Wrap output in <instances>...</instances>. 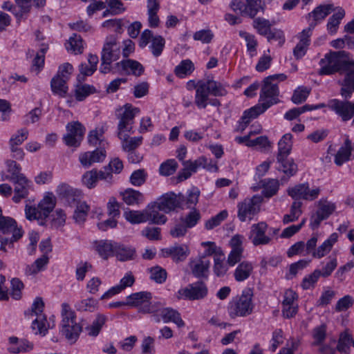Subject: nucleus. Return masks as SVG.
Segmentation results:
<instances>
[{
  "instance_id": "nucleus-41",
  "label": "nucleus",
  "mask_w": 354,
  "mask_h": 354,
  "mask_svg": "<svg viewBox=\"0 0 354 354\" xmlns=\"http://www.w3.org/2000/svg\"><path fill=\"white\" fill-rule=\"evenodd\" d=\"M82 328V326L79 324L74 322L69 324L68 326L62 327V333L68 341L71 343H74L79 337Z\"/></svg>"
},
{
  "instance_id": "nucleus-46",
  "label": "nucleus",
  "mask_w": 354,
  "mask_h": 354,
  "mask_svg": "<svg viewBox=\"0 0 354 354\" xmlns=\"http://www.w3.org/2000/svg\"><path fill=\"white\" fill-rule=\"evenodd\" d=\"M245 8L243 12L250 18H254L259 11L264 10L261 0H245Z\"/></svg>"
},
{
  "instance_id": "nucleus-22",
  "label": "nucleus",
  "mask_w": 354,
  "mask_h": 354,
  "mask_svg": "<svg viewBox=\"0 0 354 354\" xmlns=\"http://www.w3.org/2000/svg\"><path fill=\"white\" fill-rule=\"evenodd\" d=\"M262 188V194L266 198H271L276 195L279 189V182L277 179L267 178L261 180L258 186L254 187L253 190L257 191Z\"/></svg>"
},
{
  "instance_id": "nucleus-7",
  "label": "nucleus",
  "mask_w": 354,
  "mask_h": 354,
  "mask_svg": "<svg viewBox=\"0 0 354 354\" xmlns=\"http://www.w3.org/2000/svg\"><path fill=\"white\" fill-rule=\"evenodd\" d=\"M262 202L263 196L256 194L239 203L237 205L239 219L241 222H245L247 220L251 221L260 212Z\"/></svg>"
},
{
  "instance_id": "nucleus-18",
  "label": "nucleus",
  "mask_w": 354,
  "mask_h": 354,
  "mask_svg": "<svg viewBox=\"0 0 354 354\" xmlns=\"http://www.w3.org/2000/svg\"><path fill=\"white\" fill-rule=\"evenodd\" d=\"M189 266L192 274L196 278L207 279L210 267V261L205 256L191 260Z\"/></svg>"
},
{
  "instance_id": "nucleus-45",
  "label": "nucleus",
  "mask_w": 354,
  "mask_h": 354,
  "mask_svg": "<svg viewBox=\"0 0 354 354\" xmlns=\"http://www.w3.org/2000/svg\"><path fill=\"white\" fill-rule=\"evenodd\" d=\"M146 208L142 211L129 210L124 213L127 221L132 224H138L147 221Z\"/></svg>"
},
{
  "instance_id": "nucleus-35",
  "label": "nucleus",
  "mask_w": 354,
  "mask_h": 354,
  "mask_svg": "<svg viewBox=\"0 0 354 354\" xmlns=\"http://www.w3.org/2000/svg\"><path fill=\"white\" fill-rule=\"evenodd\" d=\"M159 8L160 3L158 0L147 1L148 22L151 28H156L159 26L160 19L157 15Z\"/></svg>"
},
{
  "instance_id": "nucleus-61",
  "label": "nucleus",
  "mask_w": 354,
  "mask_h": 354,
  "mask_svg": "<svg viewBox=\"0 0 354 354\" xmlns=\"http://www.w3.org/2000/svg\"><path fill=\"white\" fill-rule=\"evenodd\" d=\"M12 237L4 238L1 240L0 250L3 252H7V247L10 249L13 248V243L17 241L23 236L24 232L22 230H15L14 233H12Z\"/></svg>"
},
{
  "instance_id": "nucleus-34",
  "label": "nucleus",
  "mask_w": 354,
  "mask_h": 354,
  "mask_svg": "<svg viewBox=\"0 0 354 354\" xmlns=\"http://www.w3.org/2000/svg\"><path fill=\"white\" fill-rule=\"evenodd\" d=\"M6 164L7 166L8 174H2V180H9L11 182L19 178L20 176H25L24 174L21 173V168L15 161L8 160L6 161Z\"/></svg>"
},
{
  "instance_id": "nucleus-60",
  "label": "nucleus",
  "mask_w": 354,
  "mask_h": 354,
  "mask_svg": "<svg viewBox=\"0 0 354 354\" xmlns=\"http://www.w3.org/2000/svg\"><path fill=\"white\" fill-rule=\"evenodd\" d=\"M225 258L222 254H215L214 257V272L217 277L224 276L228 268L227 264L224 263Z\"/></svg>"
},
{
  "instance_id": "nucleus-64",
  "label": "nucleus",
  "mask_w": 354,
  "mask_h": 354,
  "mask_svg": "<svg viewBox=\"0 0 354 354\" xmlns=\"http://www.w3.org/2000/svg\"><path fill=\"white\" fill-rule=\"evenodd\" d=\"M178 168V163L174 159H170L162 163L159 168V172L162 176H168L175 173Z\"/></svg>"
},
{
  "instance_id": "nucleus-33",
  "label": "nucleus",
  "mask_w": 354,
  "mask_h": 354,
  "mask_svg": "<svg viewBox=\"0 0 354 354\" xmlns=\"http://www.w3.org/2000/svg\"><path fill=\"white\" fill-rule=\"evenodd\" d=\"M151 293L149 292H139L131 294L127 297V306L136 307L141 306L142 307L149 303L151 299Z\"/></svg>"
},
{
  "instance_id": "nucleus-63",
  "label": "nucleus",
  "mask_w": 354,
  "mask_h": 354,
  "mask_svg": "<svg viewBox=\"0 0 354 354\" xmlns=\"http://www.w3.org/2000/svg\"><path fill=\"white\" fill-rule=\"evenodd\" d=\"M165 41L162 36L157 35L153 37L151 40V44L149 46L152 54L155 57H158L159 55H160L165 47Z\"/></svg>"
},
{
  "instance_id": "nucleus-57",
  "label": "nucleus",
  "mask_w": 354,
  "mask_h": 354,
  "mask_svg": "<svg viewBox=\"0 0 354 354\" xmlns=\"http://www.w3.org/2000/svg\"><path fill=\"white\" fill-rule=\"evenodd\" d=\"M162 305L160 302L155 303H147L140 308V311L143 313H151L154 318L155 322H160V317H159L160 312L161 310Z\"/></svg>"
},
{
  "instance_id": "nucleus-8",
  "label": "nucleus",
  "mask_w": 354,
  "mask_h": 354,
  "mask_svg": "<svg viewBox=\"0 0 354 354\" xmlns=\"http://www.w3.org/2000/svg\"><path fill=\"white\" fill-rule=\"evenodd\" d=\"M207 292L208 288L205 283L199 281L179 289L176 294V297L178 300H201L207 295Z\"/></svg>"
},
{
  "instance_id": "nucleus-12",
  "label": "nucleus",
  "mask_w": 354,
  "mask_h": 354,
  "mask_svg": "<svg viewBox=\"0 0 354 354\" xmlns=\"http://www.w3.org/2000/svg\"><path fill=\"white\" fill-rule=\"evenodd\" d=\"M318 209L310 217V225L313 229L317 228L321 222L327 219L335 209V205L326 199L317 202Z\"/></svg>"
},
{
  "instance_id": "nucleus-17",
  "label": "nucleus",
  "mask_w": 354,
  "mask_h": 354,
  "mask_svg": "<svg viewBox=\"0 0 354 354\" xmlns=\"http://www.w3.org/2000/svg\"><path fill=\"white\" fill-rule=\"evenodd\" d=\"M270 107V104L262 102L244 111L241 118L236 131L242 132L250 122L251 120L257 118Z\"/></svg>"
},
{
  "instance_id": "nucleus-43",
  "label": "nucleus",
  "mask_w": 354,
  "mask_h": 354,
  "mask_svg": "<svg viewBox=\"0 0 354 354\" xmlns=\"http://www.w3.org/2000/svg\"><path fill=\"white\" fill-rule=\"evenodd\" d=\"M301 206L302 203L301 201H294L290 206V214L283 216V223L286 225L298 220L302 214Z\"/></svg>"
},
{
  "instance_id": "nucleus-11",
  "label": "nucleus",
  "mask_w": 354,
  "mask_h": 354,
  "mask_svg": "<svg viewBox=\"0 0 354 354\" xmlns=\"http://www.w3.org/2000/svg\"><path fill=\"white\" fill-rule=\"evenodd\" d=\"M158 207L165 213H169L176 207L184 209V196L170 192L162 195L155 202Z\"/></svg>"
},
{
  "instance_id": "nucleus-59",
  "label": "nucleus",
  "mask_w": 354,
  "mask_h": 354,
  "mask_svg": "<svg viewBox=\"0 0 354 354\" xmlns=\"http://www.w3.org/2000/svg\"><path fill=\"white\" fill-rule=\"evenodd\" d=\"M207 87L208 88L209 94L214 96H224L227 94V91L225 86L220 82L213 80L205 82Z\"/></svg>"
},
{
  "instance_id": "nucleus-47",
  "label": "nucleus",
  "mask_w": 354,
  "mask_h": 354,
  "mask_svg": "<svg viewBox=\"0 0 354 354\" xmlns=\"http://www.w3.org/2000/svg\"><path fill=\"white\" fill-rule=\"evenodd\" d=\"M76 208L73 214V219L77 224L83 223L87 217L89 211V206L84 201L78 202L75 204Z\"/></svg>"
},
{
  "instance_id": "nucleus-52",
  "label": "nucleus",
  "mask_w": 354,
  "mask_h": 354,
  "mask_svg": "<svg viewBox=\"0 0 354 354\" xmlns=\"http://www.w3.org/2000/svg\"><path fill=\"white\" fill-rule=\"evenodd\" d=\"M194 70L193 62L190 59L183 60L175 68V74L180 77L190 75Z\"/></svg>"
},
{
  "instance_id": "nucleus-2",
  "label": "nucleus",
  "mask_w": 354,
  "mask_h": 354,
  "mask_svg": "<svg viewBox=\"0 0 354 354\" xmlns=\"http://www.w3.org/2000/svg\"><path fill=\"white\" fill-rule=\"evenodd\" d=\"M252 298L253 292L250 288L244 290L240 296L234 297L227 307L230 317L234 319L251 315L254 308Z\"/></svg>"
},
{
  "instance_id": "nucleus-16",
  "label": "nucleus",
  "mask_w": 354,
  "mask_h": 354,
  "mask_svg": "<svg viewBox=\"0 0 354 354\" xmlns=\"http://www.w3.org/2000/svg\"><path fill=\"white\" fill-rule=\"evenodd\" d=\"M56 193L59 198L64 200L69 205H74L80 202L82 192L80 190L73 188L68 184L62 183L58 185Z\"/></svg>"
},
{
  "instance_id": "nucleus-25",
  "label": "nucleus",
  "mask_w": 354,
  "mask_h": 354,
  "mask_svg": "<svg viewBox=\"0 0 354 354\" xmlns=\"http://www.w3.org/2000/svg\"><path fill=\"white\" fill-rule=\"evenodd\" d=\"M146 211L147 214V221H149L151 223L162 225L167 221V217L159 212L161 210L159 209L155 202L149 204L146 207Z\"/></svg>"
},
{
  "instance_id": "nucleus-5",
  "label": "nucleus",
  "mask_w": 354,
  "mask_h": 354,
  "mask_svg": "<svg viewBox=\"0 0 354 354\" xmlns=\"http://www.w3.org/2000/svg\"><path fill=\"white\" fill-rule=\"evenodd\" d=\"M286 79V75L280 73L268 76L263 80V84L261 89L260 100L265 104H270V107L279 102V88L277 84Z\"/></svg>"
},
{
  "instance_id": "nucleus-36",
  "label": "nucleus",
  "mask_w": 354,
  "mask_h": 354,
  "mask_svg": "<svg viewBox=\"0 0 354 354\" xmlns=\"http://www.w3.org/2000/svg\"><path fill=\"white\" fill-rule=\"evenodd\" d=\"M253 271L252 263L249 261H242L238 265L234 272V277L236 281L241 282L250 277Z\"/></svg>"
},
{
  "instance_id": "nucleus-56",
  "label": "nucleus",
  "mask_w": 354,
  "mask_h": 354,
  "mask_svg": "<svg viewBox=\"0 0 354 354\" xmlns=\"http://www.w3.org/2000/svg\"><path fill=\"white\" fill-rule=\"evenodd\" d=\"M281 167L279 170L282 171L288 177L294 176L297 171V165L291 158H283V160H277Z\"/></svg>"
},
{
  "instance_id": "nucleus-28",
  "label": "nucleus",
  "mask_w": 354,
  "mask_h": 354,
  "mask_svg": "<svg viewBox=\"0 0 354 354\" xmlns=\"http://www.w3.org/2000/svg\"><path fill=\"white\" fill-rule=\"evenodd\" d=\"M209 92L205 82H199L196 88L194 102L199 109H205L207 105Z\"/></svg>"
},
{
  "instance_id": "nucleus-3",
  "label": "nucleus",
  "mask_w": 354,
  "mask_h": 354,
  "mask_svg": "<svg viewBox=\"0 0 354 354\" xmlns=\"http://www.w3.org/2000/svg\"><path fill=\"white\" fill-rule=\"evenodd\" d=\"M139 113L140 109L133 107L130 104H126L123 106L117 109L115 116L118 120L117 127L118 138H123L127 136V133H133L134 118Z\"/></svg>"
},
{
  "instance_id": "nucleus-27",
  "label": "nucleus",
  "mask_w": 354,
  "mask_h": 354,
  "mask_svg": "<svg viewBox=\"0 0 354 354\" xmlns=\"http://www.w3.org/2000/svg\"><path fill=\"white\" fill-rule=\"evenodd\" d=\"M292 136L291 133H286L278 142L277 160H283V158H288L292 147Z\"/></svg>"
},
{
  "instance_id": "nucleus-53",
  "label": "nucleus",
  "mask_w": 354,
  "mask_h": 354,
  "mask_svg": "<svg viewBox=\"0 0 354 354\" xmlns=\"http://www.w3.org/2000/svg\"><path fill=\"white\" fill-rule=\"evenodd\" d=\"M68 51H72L75 54H81L83 51L82 39L80 36L74 34L66 44Z\"/></svg>"
},
{
  "instance_id": "nucleus-37",
  "label": "nucleus",
  "mask_w": 354,
  "mask_h": 354,
  "mask_svg": "<svg viewBox=\"0 0 354 354\" xmlns=\"http://www.w3.org/2000/svg\"><path fill=\"white\" fill-rule=\"evenodd\" d=\"M107 320L106 316L97 314L93 322L85 328L87 335L90 337H97Z\"/></svg>"
},
{
  "instance_id": "nucleus-23",
  "label": "nucleus",
  "mask_w": 354,
  "mask_h": 354,
  "mask_svg": "<svg viewBox=\"0 0 354 354\" xmlns=\"http://www.w3.org/2000/svg\"><path fill=\"white\" fill-rule=\"evenodd\" d=\"M167 256L171 257L174 261H183L189 254V249L186 245H175L165 250Z\"/></svg>"
},
{
  "instance_id": "nucleus-19",
  "label": "nucleus",
  "mask_w": 354,
  "mask_h": 354,
  "mask_svg": "<svg viewBox=\"0 0 354 354\" xmlns=\"http://www.w3.org/2000/svg\"><path fill=\"white\" fill-rule=\"evenodd\" d=\"M118 243L110 240H100L94 242V247L98 254L104 260L115 256Z\"/></svg>"
},
{
  "instance_id": "nucleus-48",
  "label": "nucleus",
  "mask_w": 354,
  "mask_h": 354,
  "mask_svg": "<svg viewBox=\"0 0 354 354\" xmlns=\"http://www.w3.org/2000/svg\"><path fill=\"white\" fill-rule=\"evenodd\" d=\"M129 134L127 133L126 136L118 138L122 141L123 150L127 151H134L142 144L143 139L142 136L129 138Z\"/></svg>"
},
{
  "instance_id": "nucleus-13",
  "label": "nucleus",
  "mask_w": 354,
  "mask_h": 354,
  "mask_svg": "<svg viewBox=\"0 0 354 354\" xmlns=\"http://www.w3.org/2000/svg\"><path fill=\"white\" fill-rule=\"evenodd\" d=\"M268 225L264 221L259 222L251 226L249 239L254 246L268 245L272 241V236L267 235Z\"/></svg>"
},
{
  "instance_id": "nucleus-10",
  "label": "nucleus",
  "mask_w": 354,
  "mask_h": 354,
  "mask_svg": "<svg viewBox=\"0 0 354 354\" xmlns=\"http://www.w3.org/2000/svg\"><path fill=\"white\" fill-rule=\"evenodd\" d=\"M66 128L67 133L63 138L65 144L68 147H79L84 138L85 128L77 121L68 123Z\"/></svg>"
},
{
  "instance_id": "nucleus-4",
  "label": "nucleus",
  "mask_w": 354,
  "mask_h": 354,
  "mask_svg": "<svg viewBox=\"0 0 354 354\" xmlns=\"http://www.w3.org/2000/svg\"><path fill=\"white\" fill-rule=\"evenodd\" d=\"M56 201L54 195L52 193H48L38 203L37 207L26 206V217L29 221L37 220L40 225H44V220L53 210Z\"/></svg>"
},
{
  "instance_id": "nucleus-1",
  "label": "nucleus",
  "mask_w": 354,
  "mask_h": 354,
  "mask_svg": "<svg viewBox=\"0 0 354 354\" xmlns=\"http://www.w3.org/2000/svg\"><path fill=\"white\" fill-rule=\"evenodd\" d=\"M319 65L318 73L320 75H332L337 72L344 74V80L339 82L342 86L340 94L345 99L350 98L354 92V62L347 59L344 51L330 52L320 60Z\"/></svg>"
},
{
  "instance_id": "nucleus-58",
  "label": "nucleus",
  "mask_w": 354,
  "mask_h": 354,
  "mask_svg": "<svg viewBox=\"0 0 354 354\" xmlns=\"http://www.w3.org/2000/svg\"><path fill=\"white\" fill-rule=\"evenodd\" d=\"M62 327L68 326L69 324L76 322L75 313L68 304L64 303L62 305Z\"/></svg>"
},
{
  "instance_id": "nucleus-9",
  "label": "nucleus",
  "mask_w": 354,
  "mask_h": 354,
  "mask_svg": "<svg viewBox=\"0 0 354 354\" xmlns=\"http://www.w3.org/2000/svg\"><path fill=\"white\" fill-rule=\"evenodd\" d=\"M44 303L41 297H37L32 305L31 315H35L36 318L32 321V329L35 334L45 335L50 325L46 326V317L43 314Z\"/></svg>"
},
{
  "instance_id": "nucleus-40",
  "label": "nucleus",
  "mask_w": 354,
  "mask_h": 354,
  "mask_svg": "<svg viewBox=\"0 0 354 354\" xmlns=\"http://www.w3.org/2000/svg\"><path fill=\"white\" fill-rule=\"evenodd\" d=\"M353 337L352 335L347 330L344 331L339 335L336 349L340 353L349 354L350 346L351 345L353 346Z\"/></svg>"
},
{
  "instance_id": "nucleus-24",
  "label": "nucleus",
  "mask_w": 354,
  "mask_h": 354,
  "mask_svg": "<svg viewBox=\"0 0 354 354\" xmlns=\"http://www.w3.org/2000/svg\"><path fill=\"white\" fill-rule=\"evenodd\" d=\"M116 247L115 257L118 261H131L137 257L136 250L134 247L118 243Z\"/></svg>"
},
{
  "instance_id": "nucleus-42",
  "label": "nucleus",
  "mask_w": 354,
  "mask_h": 354,
  "mask_svg": "<svg viewBox=\"0 0 354 354\" xmlns=\"http://www.w3.org/2000/svg\"><path fill=\"white\" fill-rule=\"evenodd\" d=\"M48 261L49 258L47 254H43L40 258L36 259L32 264L26 267V273L28 275H35L37 274L45 269Z\"/></svg>"
},
{
  "instance_id": "nucleus-20",
  "label": "nucleus",
  "mask_w": 354,
  "mask_h": 354,
  "mask_svg": "<svg viewBox=\"0 0 354 354\" xmlns=\"http://www.w3.org/2000/svg\"><path fill=\"white\" fill-rule=\"evenodd\" d=\"M333 10H335V8L333 4H322L309 12L306 19L308 21L312 19L310 24H315V27L319 22L324 20Z\"/></svg>"
},
{
  "instance_id": "nucleus-29",
  "label": "nucleus",
  "mask_w": 354,
  "mask_h": 354,
  "mask_svg": "<svg viewBox=\"0 0 354 354\" xmlns=\"http://www.w3.org/2000/svg\"><path fill=\"white\" fill-rule=\"evenodd\" d=\"M337 239L338 235L337 233L331 234L316 250L313 251V257L320 259L326 255L331 250L334 244L337 241Z\"/></svg>"
},
{
  "instance_id": "nucleus-31",
  "label": "nucleus",
  "mask_w": 354,
  "mask_h": 354,
  "mask_svg": "<svg viewBox=\"0 0 354 354\" xmlns=\"http://www.w3.org/2000/svg\"><path fill=\"white\" fill-rule=\"evenodd\" d=\"M128 74H132L135 76H140L144 72V67L138 61L133 59H124L117 63Z\"/></svg>"
},
{
  "instance_id": "nucleus-49",
  "label": "nucleus",
  "mask_w": 354,
  "mask_h": 354,
  "mask_svg": "<svg viewBox=\"0 0 354 354\" xmlns=\"http://www.w3.org/2000/svg\"><path fill=\"white\" fill-rule=\"evenodd\" d=\"M253 19V28L259 35L265 36L269 33L272 24L268 19L263 17H257Z\"/></svg>"
},
{
  "instance_id": "nucleus-14",
  "label": "nucleus",
  "mask_w": 354,
  "mask_h": 354,
  "mask_svg": "<svg viewBox=\"0 0 354 354\" xmlns=\"http://www.w3.org/2000/svg\"><path fill=\"white\" fill-rule=\"evenodd\" d=\"M328 107L335 111L343 121H348L354 115V102L350 101L333 99L329 102Z\"/></svg>"
},
{
  "instance_id": "nucleus-50",
  "label": "nucleus",
  "mask_w": 354,
  "mask_h": 354,
  "mask_svg": "<svg viewBox=\"0 0 354 354\" xmlns=\"http://www.w3.org/2000/svg\"><path fill=\"white\" fill-rule=\"evenodd\" d=\"M308 183H301L288 188V194L294 199H304L306 201Z\"/></svg>"
},
{
  "instance_id": "nucleus-26",
  "label": "nucleus",
  "mask_w": 354,
  "mask_h": 354,
  "mask_svg": "<svg viewBox=\"0 0 354 354\" xmlns=\"http://www.w3.org/2000/svg\"><path fill=\"white\" fill-rule=\"evenodd\" d=\"M353 151L352 142L348 138L344 140V145L342 146L335 156L334 162L337 166L342 165L350 159Z\"/></svg>"
},
{
  "instance_id": "nucleus-39",
  "label": "nucleus",
  "mask_w": 354,
  "mask_h": 354,
  "mask_svg": "<svg viewBox=\"0 0 354 354\" xmlns=\"http://www.w3.org/2000/svg\"><path fill=\"white\" fill-rule=\"evenodd\" d=\"M67 81L59 78V76H54L50 81L52 92L60 97H65L68 92Z\"/></svg>"
},
{
  "instance_id": "nucleus-30",
  "label": "nucleus",
  "mask_w": 354,
  "mask_h": 354,
  "mask_svg": "<svg viewBox=\"0 0 354 354\" xmlns=\"http://www.w3.org/2000/svg\"><path fill=\"white\" fill-rule=\"evenodd\" d=\"M159 317H161L165 323L171 322L175 323L178 327L185 326V322L181 319L180 313L171 308H161Z\"/></svg>"
},
{
  "instance_id": "nucleus-54",
  "label": "nucleus",
  "mask_w": 354,
  "mask_h": 354,
  "mask_svg": "<svg viewBox=\"0 0 354 354\" xmlns=\"http://www.w3.org/2000/svg\"><path fill=\"white\" fill-rule=\"evenodd\" d=\"M15 230H21L17 227L16 221L10 217H0V232L3 234L14 233Z\"/></svg>"
},
{
  "instance_id": "nucleus-15",
  "label": "nucleus",
  "mask_w": 354,
  "mask_h": 354,
  "mask_svg": "<svg viewBox=\"0 0 354 354\" xmlns=\"http://www.w3.org/2000/svg\"><path fill=\"white\" fill-rule=\"evenodd\" d=\"M11 183H12L14 186V196L12 199L15 203H18L28 196L32 184L26 176H20L19 178L11 181Z\"/></svg>"
},
{
  "instance_id": "nucleus-62",
  "label": "nucleus",
  "mask_w": 354,
  "mask_h": 354,
  "mask_svg": "<svg viewBox=\"0 0 354 354\" xmlns=\"http://www.w3.org/2000/svg\"><path fill=\"white\" fill-rule=\"evenodd\" d=\"M320 277L319 270L316 269L311 274L306 276L301 283V286L304 290L313 288Z\"/></svg>"
},
{
  "instance_id": "nucleus-55",
  "label": "nucleus",
  "mask_w": 354,
  "mask_h": 354,
  "mask_svg": "<svg viewBox=\"0 0 354 354\" xmlns=\"http://www.w3.org/2000/svg\"><path fill=\"white\" fill-rule=\"evenodd\" d=\"M201 215L200 212L194 208L185 216L180 218V220L185 223L188 228L194 227L201 220Z\"/></svg>"
},
{
  "instance_id": "nucleus-21",
  "label": "nucleus",
  "mask_w": 354,
  "mask_h": 354,
  "mask_svg": "<svg viewBox=\"0 0 354 354\" xmlns=\"http://www.w3.org/2000/svg\"><path fill=\"white\" fill-rule=\"evenodd\" d=\"M105 157V150L97 149L93 151H86L81 153L79 156V160L83 167H88L93 163L103 161Z\"/></svg>"
},
{
  "instance_id": "nucleus-6",
  "label": "nucleus",
  "mask_w": 354,
  "mask_h": 354,
  "mask_svg": "<svg viewBox=\"0 0 354 354\" xmlns=\"http://www.w3.org/2000/svg\"><path fill=\"white\" fill-rule=\"evenodd\" d=\"M120 57V46L117 38L113 35L107 37L101 53L100 71L107 73L111 70V64Z\"/></svg>"
},
{
  "instance_id": "nucleus-44",
  "label": "nucleus",
  "mask_w": 354,
  "mask_h": 354,
  "mask_svg": "<svg viewBox=\"0 0 354 354\" xmlns=\"http://www.w3.org/2000/svg\"><path fill=\"white\" fill-rule=\"evenodd\" d=\"M106 129V125L104 124L91 131L88 136V143L93 147L100 145L104 140L103 136Z\"/></svg>"
},
{
  "instance_id": "nucleus-51",
  "label": "nucleus",
  "mask_w": 354,
  "mask_h": 354,
  "mask_svg": "<svg viewBox=\"0 0 354 354\" xmlns=\"http://www.w3.org/2000/svg\"><path fill=\"white\" fill-rule=\"evenodd\" d=\"M75 306L78 311L94 312L98 308V301L90 297L77 301Z\"/></svg>"
},
{
  "instance_id": "nucleus-32",
  "label": "nucleus",
  "mask_w": 354,
  "mask_h": 354,
  "mask_svg": "<svg viewBox=\"0 0 354 354\" xmlns=\"http://www.w3.org/2000/svg\"><path fill=\"white\" fill-rule=\"evenodd\" d=\"M120 194L122 201L128 205H138L145 200L142 193L133 189H127Z\"/></svg>"
},
{
  "instance_id": "nucleus-38",
  "label": "nucleus",
  "mask_w": 354,
  "mask_h": 354,
  "mask_svg": "<svg viewBox=\"0 0 354 354\" xmlns=\"http://www.w3.org/2000/svg\"><path fill=\"white\" fill-rule=\"evenodd\" d=\"M344 16V10L342 8H338L337 12L329 17L326 24L327 31L329 34L334 35L337 32L341 21Z\"/></svg>"
}]
</instances>
